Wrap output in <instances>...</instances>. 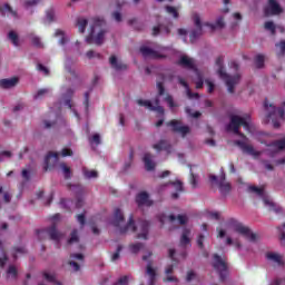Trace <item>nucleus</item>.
<instances>
[{
  "mask_svg": "<svg viewBox=\"0 0 285 285\" xmlns=\"http://www.w3.org/2000/svg\"><path fill=\"white\" fill-rule=\"evenodd\" d=\"M190 244V229H184L180 237V246H188Z\"/></svg>",
  "mask_w": 285,
  "mask_h": 285,
  "instance_id": "29",
  "label": "nucleus"
},
{
  "mask_svg": "<svg viewBox=\"0 0 285 285\" xmlns=\"http://www.w3.org/2000/svg\"><path fill=\"white\" fill-rule=\"evenodd\" d=\"M265 259H267L268 264L272 266H284V256L276 252H267L265 254Z\"/></svg>",
  "mask_w": 285,
  "mask_h": 285,
  "instance_id": "10",
  "label": "nucleus"
},
{
  "mask_svg": "<svg viewBox=\"0 0 285 285\" xmlns=\"http://www.w3.org/2000/svg\"><path fill=\"white\" fill-rule=\"evenodd\" d=\"M109 63H110L111 68H114L115 70H126V68H128V66H126L121 61H118L117 57H115V56H111L109 58Z\"/></svg>",
  "mask_w": 285,
  "mask_h": 285,
  "instance_id": "22",
  "label": "nucleus"
},
{
  "mask_svg": "<svg viewBox=\"0 0 285 285\" xmlns=\"http://www.w3.org/2000/svg\"><path fill=\"white\" fill-rule=\"evenodd\" d=\"M240 126L244 127V129L247 132H253V124L250 122V116L249 115H243V116H232L230 122L227 126V130L229 132H235V135H239L243 137L242 140H236L235 144L238 146L243 153H246V155H250L252 157H259L262 155V151H257L253 145H248V139L244 134H239Z\"/></svg>",
  "mask_w": 285,
  "mask_h": 285,
  "instance_id": "1",
  "label": "nucleus"
},
{
  "mask_svg": "<svg viewBox=\"0 0 285 285\" xmlns=\"http://www.w3.org/2000/svg\"><path fill=\"white\" fill-rule=\"evenodd\" d=\"M227 227H229L234 233H237L238 235H242L245 237V239H248L249 242H257V235L254 234L250 228L244 226V224L235 220L229 219L227 223Z\"/></svg>",
  "mask_w": 285,
  "mask_h": 285,
  "instance_id": "5",
  "label": "nucleus"
},
{
  "mask_svg": "<svg viewBox=\"0 0 285 285\" xmlns=\"http://www.w3.org/2000/svg\"><path fill=\"white\" fill-rule=\"evenodd\" d=\"M265 14L266 17H269V14H282V7L277 0H268V4L265 8Z\"/></svg>",
  "mask_w": 285,
  "mask_h": 285,
  "instance_id": "14",
  "label": "nucleus"
},
{
  "mask_svg": "<svg viewBox=\"0 0 285 285\" xmlns=\"http://www.w3.org/2000/svg\"><path fill=\"white\" fill-rule=\"evenodd\" d=\"M213 267L219 274L222 282L226 279V275H228V263L222 256L215 254L213 261Z\"/></svg>",
  "mask_w": 285,
  "mask_h": 285,
  "instance_id": "6",
  "label": "nucleus"
},
{
  "mask_svg": "<svg viewBox=\"0 0 285 285\" xmlns=\"http://www.w3.org/2000/svg\"><path fill=\"white\" fill-rule=\"evenodd\" d=\"M47 166H52L59 161V154L49 153L45 159Z\"/></svg>",
  "mask_w": 285,
  "mask_h": 285,
  "instance_id": "30",
  "label": "nucleus"
},
{
  "mask_svg": "<svg viewBox=\"0 0 285 285\" xmlns=\"http://www.w3.org/2000/svg\"><path fill=\"white\" fill-rule=\"evenodd\" d=\"M86 26H88V19L79 18L77 20V28H78L79 32H81V33L86 32Z\"/></svg>",
  "mask_w": 285,
  "mask_h": 285,
  "instance_id": "32",
  "label": "nucleus"
},
{
  "mask_svg": "<svg viewBox=\"0 0 285 285\" xmlns=\"http://www.w3.org/2000/svg\"><path fill=\"white\" fill-rule=\"evenodd\" d=\"M47 234L53 242H61V239H63V234L57 230V227L55 226H51L49 229H47Z\"/></svg>",
  "mask_w": 285,
  "mask_h": 285,
  "instance_id": "19",
  "label": "nucleus"
},
{
  "mask_svg": "<svg viewBox=\"0 0 285 285\" xmlns=\"http://www.w3.org/2000/svg\"><path fill=\"white\" fill-rule=\"evenodd\" d=\"M154 150H168V148H170V145L168 144V141L166 140H160L158 144L153 146Z\"/></svg>",
  "mask_w": 285,
  "mask_h": 285,
  "instance_id": "31",
  "label": "nucleus"
},
{
  "mask_svg": "<svg viewBox=\"0 0 285 285\" xmlns=\"http://www.w3.org/2000/svg\"><path fill=\"white\" fill-rule=\"evenodd\" d=\"M77 222H79V224L83 226V224H86V216L83 214H79L77 216Z\"/></svg>",
  "mask_w": 285,
  "mask_h": 285,
  "instance_id": "60",
  "label": "nucleus"
},
{
  "mask_svg": "<svg viewBox=\"0 0 285 285\" xmlns=\"http://www.w3.org/2000/svg\"><path fill=\"white\" fill-rule=\"evenodd\" d=\"M89 142L99 146V144H101V136L99 134H95L91 138H89Z\"/></svg>",
  "mask_w": 285,
  "mask_h": 285,
  "instance_id": "48",
  "label": "nucleus"
},
{
  "mask_svg": "<svg viewBox=\"0 0 285 285\" xmlns=\"http://www.w3.org/2000/svg\"><path fill=\"white\" fill-rule=\"evenodd\" d=\"M209 219H219V213L217 212H210L208 214Z\"/></svg>",
  "mask_w": 285,
  "mask_h": 285,
  "instance_id": "64",
  "label": "nucleus"
},
{
  "mask_svg": "<svg viewBox=\"0 0 285 285\" xmlns=\"http://www.w3.org/2000/svg\"><path fill=\"white\" fill-rule=\"evenodd\" d=\"M165 101L168 104L169 108H175V101L173 100V96H166Z\"/></svg>",
  "mask_w": 285,
  "mask_h": 285,
  "instance_id": "56",
  "label": "nucleus"
},
{
  "mask_svg": "<svg viewBox=\"0 0 285 285\" xmlns=\"http://www.w3.org/2000/svg\"><path fill=\"white\" fill-rule=\"evenodd\" d=\"M145 275L149 282V285L155 284V279H157V268L153 267V263L147 264Z\"/></svg>",
  "mask_w": 285,
  "mask_h": 285,
  "instance_id": "16",
  "label": "nucleus"
},
{
  "mask_svg": "<svg viewBox=\"0 0 285 285\" xmlns=\"http://www.w3.org/2000/svg\"><path fill=\"white\" fill-rule=\"evenodd\" d=\"M265 30H267L268 32H271V35H275V22L274 21H267L265 22L264 26Z\"/></svg>",
  "mask_w": 285,
  "mask_h": 285,
  "instance_id": "43",
  "label": "nucleus"
},
{
  "mask_svg": "<svg viewBox=\"0 0 285 285\" xmlns=\"http://www.w3.org/2000/svg\"><path fill=\"white\" fill-rule=\"evenodd\" d=\"M249 190L252 193H255L256 195H258L259 197H264V189L259 188V187H255V186H250Z\"/></svg>",
  "mask_w": 285,
  "mask_h": 285,
  "instance_id": "50",
  "label": "nucleus"
},
{
  "mask_svg": "<svg viewBox=\"0 0 285 285\" xmlns=\"http://www.w3.org/2000/svg\"><path fill=\"white\" fill-rule=\"evenodd\" d=\"M112 224L120 228V233H128V230H131V233H136L137 239H148V228L150 224L146 220H140L135 225L132 218H130L128 224L124 227V214L121 210L116 209Z\"/></svg>",
  "mask_w": 285,
  "mask_h": 285,
  "instance_id": "2",
  "label": "nucleus"
},
{
  "mask_svg": "<svg viewBox=\"0 0 285 285\" xmlns=\"http://www.w3.org/2000/svg\"><path fill=\"white\" fill-rule=\"evenodd\" d=\"M8 39L13 43L14 46H19V35L14 31H10L8 33Z\"/></svg>",
  "mask_w": 285,
  "mask_h": 285,
  "instance_id": "37",
  "label": "nucleus"
},
{
  "mask_svg": "<svg viewBox=\"0 0 285 285\" xmlns=\"http://www.w3.org/2000/svg\"><path fill=\"white\" fill-rule=\"evenodd\" d=\"M272 148H274L275 150H284L285 148V138L275 142Z\"/></svg>",
  "mask_w": 285,
  "mask_h": 285,
  "instance_id": "47",
  "label": "nucleus"
},
{
  "mask_svg": "<svg viewBox=\"0 0 285 285\" xmlns=\"http://www.w3.org/2000/svg\"><path fill=\"white\" fill-rule=\"evenodd\" d=\"M87 59H99L101 55L97 53V51L90 50L86 52Z\"/></svg>",
  "mask_w": 285,
  "mask_h": 285,
  "instance_id": "51",
  "label": "nucleus"
},
{
  "mask_svg": "<svg viewBox=\"0 0 285 285\" xmlns=\"http://www.w3.org/2000/svg\"><path fill=\"white\" fill-rule=\"evenodd\" d=\"M178 66H181V68H186L187 70H193L194 73L199 72L197 69V63L195 62V59L184 55L178 60Z\"/></svg>",
  "mask_w": 285,
  "mask_h": 285,
  "instance_id": "9",
  "label": "nucleus"
},
{
  "mask_svg": "<svg viewBox=\"0 0 285 285\" xmlns=\"http://www.w3.org/2000/svg\"><path fill=\"white\" fill-rule=\"evenodd\" d=\"M136 202L138 206H153V200H150L148 194H146L145 191L138 194V196L136 197Z\"/></svg>",
  "mask_w": 285,
  "mask_h": 285,
  "instance_id": "17",
  "label": "nucleus"
},
{
  "mask_svg": "<svg viewBox=\"0 0 285 285\" xmlns=\"http://www.w3.org/2000/svg\"><path fill=\"white\" fill-rule=\"evenodd\" d=\"M198 183H199V176L191 173L190 184H191L193 188H197Z\"/></svg>",
  "mask_w": 285,
  "mask_h": 285,
  "instance_id": "52",
  "label": "nucleus"
},
{
  "mask_svg": "<svg viewBox=\"0 0 285 285\" xmlns=\"http://www.w3.org/2000/svg\"><path fill=\"white\" fill-rule=\"evenodd\" d=\"M166 12H168V14H171L174 19H179V12L177 11V8L167 6Z\"/></svg>",
  "mask_w": 285,
  "mask_h": 285,
  "instance_id": "42",
  "label": "nucleus"
},
{
  "mask_svg": "<svg viewBox=\"0 0 285 285\" xmlns=\"http://www.w3.org/2000/svg\"><path fill=\"white\" fill-rule=\"evenodd\" d=\"M129 248H130L131 253L137 254V253H139V250H141V248H144V244H141V243L131 244L129 246Z\"/></svg>",
  "mask_w": 285,
  "mask_h": 285,
  "instance_id": "46",
  "label": "nucleus"
},
{
  "mask_svg": "<svg viewBox=\"0 0 285 285\" xmlns=\"http://www.w3.org/2000/svg\"><path fill=\"white\" fill-rule=\"evenodd\" d=\"M112 18L115 19V21H117L118 23L121 22V13L119 11H115L112 13Z\"/></svg>",
  "mask_w": 285,
  "mask_h": 285,
  "instance_id": "61",
  "label": "nucleus"
},
{
  "mask_svg": "<svg viewBox=\"0 0 285 285\" xmlns=\"http://www.w3.org/2000/svg\"><path fill=\"white\" fill-rule=\"evenodd\" d=\"M218 188L222 193V195H228L233 187L230 186V183L226 181V176H223L218 183Z\"/></svg>",
  "mask_w": 285,
  "mask_h": 285,
  "instance_id": "18",
  "label": "nucleus"
},
{
  "mask_svg": "<svg viewBox=\"0 0 285 285\" xmlns=\"http://www.w3.org/2000/svg\"><path fill=\"white\" fill-rule=\"evenodd\" d=\"M26 253V248L23 247H16L14 248V253H13V257H18V255H23Z\"/></svg>",
  "mask_w": 285,
  "mask_h": 285,
  "instance_id": "54",
  "label": "nucleus"
},
{
  "mask_svg": "<svg viewBox=\"0 0 285 285\" xmlns=\"http://www.w3.org/2000/svg\"><path fill=\"white\" fill-rule=\"evenodd\" d=\"M216 68L217 73L219 75L220 79H224L228 92H235V87L239 83V75L236 76H228L226 71H224V58L219 57L216 59Z\"/></svg>",
  "mask_w": 285,
  "mask_h": 285,
  "instance_id": "4",
  "label": "nucleus"
},
{
  "mask_svg": "<svg viewBox=\"0 0 285 285\" xmlns=\"http://www.w3.org/2000/svg\"><path fill=\"white\" fill-rule=\"evenodd\" d=\"M46 21L48 23H52V21H55V11L53 10L47 11Z\"/></svg>",
  "mask_w": 285,
  "mask_h": 285,
  "instance_id": "53",
  "label": "nucleus"
},
{
  "mask_svg": "<svg viewBox=\"0 0 285 285\" xmlns=\"http://www.w3.org/2000/svg\"><path fill=\"white\" fill-rule=\"evenodd\" d=\"M0 195L3 197V202L6 204H10V200L12 199V195L10 191H3V187H0Z\"/></svg>",
  "mask_w": 285,
  "mask_h": 285,
  "instance_id": "41",
  "label": "nucleus"
},
{
  "mask_svg": "<svg viewBox=\"0 0 285 285\" xmlns=\"http://www.w3.org/2000/svg\"><path fill=\"white\" fill-rule=\"evenodd\" d=\"M193 21L196 26V30L191 31L190 33V41H195L197 39V37H202L203 31H202V16H199L198 13H194L193 14Z\"/></svg>",
  "mask_w": 285,
  "mask_h": 285,
  "instance_id": "12",
  "label": "nucleus"
},
{
  "mask_svg": "<svg viewBox=\"0 0 285 285\" xmlns=\"http://www.w3.org/2000/svg\"><path fill=\"white\" fill-rule=\"evenodd\" d=\"M60 169L65 175V179H70V175H71L70 167H68L66 164L61 163Z\"/></svg>",
  "mask_w": 285,
  "mask_h": 285,
  "instance_id": "40",
  "label": "nucleus"
},
{
  "mask_svg": "<svg viewBox=\"0 0 285 285\" xmlns=\"http://www.w3.org/2000/svg\"><path fill=\"white\" fill-rule=\"evenodd\" d=\"M39 3V0H29L24 2V8H32Z\"/></svg>",
  "mask_w": 285,
  "mask_h": 285,
  "instance_id": "55",
  "label": "nucleus"
},
{
  "mask_svg": "<svg viewBox=\"0 0 285 285\" xmlns=\"http://www.w3.org/2000/svg\"><path fill=\"white\" fill-rule=\"evenodd\" d=\"M77 242H79V235L77 234V229H75L72 233H71V236L68 240V244H77Z\"/></svg>",
  "mask_w": 285,
  "mask_h": 285,
  "instance_id": "49",
  "label": "nucleus"
},
{
  "mask_svg": "<svg viewBox=\"0 0 285 285\" xmlns=\"http://www.w3.org/2000/svg\"><path fill=\"white\" fill-rule=\"evenodd\" d=\"M82 173L86 179H97L99 177V174L97 173V170H89L83 168Z\"/></svg>",
  "mask_w": 285,
  "mask_h": 285,
  "instance_id": "33",
  "label": "nucleus"
},
{
  "mask_svg": "<svg viewBox=\"0 0 285 285\" xmlns=\"http://www.w3.org/2000/svg\"><path fill=\"white\" fill-rule=\"evenodd\" d=\"M8 279H17V267L11 265L7 271Z\"/></svg>",
  "mask_w": 285,
  "mask_h": 285,
  "instance_id": "35",
  "label": "nucleus"
},
{
  "mask_svg": "<svg viewBox=\"0 0 285 285\" xmlns=\"http://www.w3.org/2000/svg\"><path fill=\"white\" fill-rule=\"evenodd\" d=\"M106 20L101 18H92L90 20V33L86 38L87 43H95L96 46H101L106 37Z\"/></svg>",
  "mask_w": 285,
  "mask_h": 285,
  "instance_id": "3",
  "label": "nucleus"
},
{
  "mask_svg": "<svg viewBox=\"0 0 285 285\" xmlns=\"http://www.w3.org/2000/svg\"><path fill=\"white\" fill-rule=\"evenodd\" d=\"M266 61V57L263 55H258L255 58V66L256 68H264V62Z\"/></svg>",
  "mask_w": 285,
  "mask_h": 285,
  "instance_id": "39",
  "label": "nucleus"
},
{
  "mask_svg": "<svg viewBox=\"0 0 285 285\" xmlns=\"http://www.w3.org/2000/svg\"><path fill=\"white\" fill-rule=\"evenodd\" d=\"M19 83V78H9V79H1L0 80V88L8 90L10 88H14Z\"/></svg>",
  "mask_w": 285,
  "mask_h": 285,
  "instance_id": "20",
  "label": "nucleus"
},
{
  "mask_svg": "<svg viewBox=\"0 0 285 285\" xmlns=\"http://www.w3.org/2000/svg\"><path fill=\"white\" fill-rule=\"evenodd\" d=\"M168 186H171V188H174V190H176V193H184V183H181V180H179V179L160 185L158 187V193H163V190L168 188Z\"/></svg>",
  "mask_w": 285,
  "mask_h": 285,
  "instance_id": "15",
  "label": "nucleus"
},
{
  "mask_svg": "<svg viewBox=\"0 0 285 285\" xmlns=\"http://www.w3.org/2000/svg\"><path fill=\"white\" fill-rule=\"evenodd\" d=\"M6 12L11 14L12 17H17V11L12 10V8L8 4L0 7V14H2V17L6 16Z\"/></svg>",
  "mask_w": 285,
  "mask_h": 285,
  "instance_id": "34",
  "label": "nucleus"
},
{
  "mask_svg": "<svg viewBox=\"0 0 285 285\" xmlns=\"http://www.w3.org/2000/svg\"><path fill=\"white\" fill-rule=\"evenodd\" d=\"M263 202H264V205H265L269 210H272V212H274V213H282V207L275 205V204L273 203V200H271V199H268V198H264Z\"/></svg>",
  "mask_w": 285,
  "mask_h": 285,
  "instance_id": "26",
  "label": "nucleus"
},
{
  "mask_svg": "<svg viewBox=\"0 0 285 285\" xmlns=\"http://www.w3.org/2000/svg\"><path fill=\"white\" fill-rule=\"evenodd\" d=\"M119 253H121V247H118L117 252L111 256L112 262H117V259H119Z\"/></svg>",
  "mask_w": 285,
  "mask_h": 285,
  "instance_id": "63",
  "label": "nucleus"
},
{
  "mask_svg": "<svg viewBox=\"0 0 285 285\" xmlns=\"http://www.w3.org/2000/svg\"><path fill=\"white\" fill-rule=\"evenodd\" d=\"M160 222L163 224H180V226H184V224H187L188 222V217L184 216V215H178L177 217H175L174 215L170 216H161L160 217Z\"/></svg>",
  "mask_w": 285,
  "mask_h": 285,
  "instance_id": "11",
  "label": "nucleus"
},
{
  "mask_svg": "<svg viewBox=\"0 0 285 285\" xmlns=\"http://www.w3.org/2000/svg\"><path fill=\"white\" fill-rule=\"evenodd\" d=\"M179 83L186 88V95L188 99H199V94H193L190 88H188V83L184 79L179 78Z\"/></svg>",
  "mask_w": 285,
  "mask_h": 285,
  "instance_id": "25",
  "label": "nucleus"
},
{
  "mask_svg": "<svg viewBox=\"0 0 285 285\" xmlns=\"http://www.w3.org/2000/svg\"><path fill=\"white\" fill-rule=\"evenodd\" d=\"M30 39H31V43L36 46V48H43V42H41V38L35 35H31Z\"/></svg>",
  "mask_w": 285,
  "mask_h": 285,
  "instance_id": "38",
  "label": "nucleus"
},
{
  "mask_svg": "<svg viewBox=\"0 0 285 285\" xmlns=\"http://www.w3.org/2000/svg\"><path fill=\"white\" fill-rule=\"evenodd\" d=\"M144 164H145L146 170H155V167L157 166V164L153 161V155L150 154H145Z\"/></svg>",
  "mask_w": 285,
  "mask_h": 285,
  "instance_id": "23",
  "label": "nucleus"
},
{
  "mask_svg": "<svg viewBox=\"0 0 285 285\" xmlns=\"http://www.w3.org/2000/svg\"><path fill=\"white\" fill-rule=\"evenodd\" d=\"M72 155V150L68 149V148H65L62 149L61 151V156L62 157H70Z\"/></svg>",
  "mask_w": 285,
  "mask_h": 285,
  "instance_id": "62",
  "label": "nucleus"
},
{
  "mask_svg": "<svg viewBox=\"0 0 285 285\" xmlns=\"http://www.w3.org/2000/svg\"><path fill=\"white\" fill-rule=\"evenodd\" d=\"M38 70H39L40 72H43V75H46V76L50 75V70L47 69V67L43 66V65H41V63L38 65Z\"/></svg>",
  "mask_w": 285,
  "mask_h": 285,
  "instance_id": "57",
  "label": "nucleus"
},
{
  "mask_svg": "<svg viewBox=\"0 0 285 285\" xmlns=\"http://www.w3.org/2000/svg\"><path fill=\"white\" fill-rule=\"evenodd\" d=\"M153 35L154 37H157V35H170V29L166 26L154 27Z\"/></svg>",
  "mask_w": 285,
  "mask_h": 285,
  "instance_id": "28",
  "label": "nucleus"
},
{
  "mask_svg": "<svg viewBox=\"0 0 285 285\" xmlns=\"http://www.w3.org/2000/svg\"><path fill=\"white\" fill-rule=\"evenodd\" d=\"M276 48H277L278 57H282L285 53V40H283L279 43H277Z\"/></svg>",
  "mask_w": 285,
  "mask_h": 285,
  "instance_id": "45",
  "label": "nucleus"
},
{
  "mask_svg": "<svg viewBox=\"0 0 285 285\" xmlns=\"http://www.w3.org/2000/svg\"><path fill=\"white\" fill-rule=\"evenodd\" d=\"M196 277H197V274H196L195 272H193V271H189V272L187 273L186 279H187L188 282H193V279H196Z\"/></svg>",
  "mask_w": 285,
  "mask_h": 285,
  "instance_id": "59",
  "label": "nucleus"
},
{
  "mask_svg": "<svg viewBox=\"0 0 285 285\" xmlns=\"http://www.w3.org/2000/svg\"><path fill=\"white\" fill-rule=\"evenodd\" d=\"M225 244L227 246H235V248L240 249L242 248V239L239 237H227Z\"/></svg>",
  "mask_w": 285,
  "mask_h": 285,
  "instance_id": "27",
  "label": "nucleus"
},
{
  "mask_svg": "<svg viewBox=\"0 0 285 285\" xmlns=\"http://www.w3.org/2000/svg\"><path fill=\"white\" fill-rule=\"evenodd\" d=\"M204 26H208V28H210L212 31H215V30H222V28H224L226 23L224 22V18L219 17L217 18L215 23L205 22Z\"/></svg>",
  "mask_w": 285,
  "mask_h": 285,
  "instance_id": "21",
  "label": "nucleus"
},
{
  "mask_svg": "<svg viewBox=\"0 0 285 285\" xmlns=\"http://www.w3.org/2000/svg\"><path fill=\"white\" fill-rule=\"evenodd\" d=\"M49 92H50V89H40L33 96V99H41L42 97H46V95H49Z\"/></svg>",
  "mask_w": 285,
  "mask_h": 285,
  "instance_id": "44",
  "label": "nucleus"
},
{
  "mask_svg": "<svg viewBox=\"0 0 285 285\" xmlns=\"http://www.w3.org/2000/svg\"><path fill=\"white\" fill-rule=\"evenodd\" d=\"M137 104L138 106L148 108V110H155L156 112H159V115H164V107L159 106V98H156L155 105L149 100H137Z\"/></svg>",
  "mask_w": 285,
  "mask_h": 285,
  "instance_id": "13",
  "label": "nucleus"
},
{
  "mask_svg": "<svg viewBox=\"0 0 285 285\" xmlns=\"http://www.w3.org/2000/svg\"><path fill=\"white\" fill-rule=\"evenodd\" d=\"M167 125L171 126L174 132H178V135H181V137H186V135H190V127L181 124V121L179 120H171Z\"/></svg>",
  "mask_w": 285,
  "mask_h": 285,
  "instance_id": "8",
  "label": "nucleus"
},
{
  "mask_svg": "<svg viewBox=\"0 0 285 285\" xmlns=\"http://www.w3.org/2000/svg\"><path fill=\"white\" fill-rule=\"evenodd\" d=\"M170 49L168 48H160L159 50H153L148 47H141L140 52L142 57L149 58V59H164L168 55Z\"/></svg>",
  "mask_w": 285,
  "mask_h": 285,
  "instance_id": "7",
  "label": "nucleus"
},
{
  "mask_svg": "<svg viewBox=\"0 0 285 285\" xmlns=\"http://www.w3.org/2000/svg\"><path fill=\"white\" fill-rule=\"evenodd\" d=\"M55 37H57L59 39L60 46H66V43H68V41H70V38L68 37V35H66V32H63L59 29L56 30Z\"/></svg>",
  "mask_w": 285,
  "mask_h": 285,
  "instance_id": "24",
  "label": "nucleus"
},
{
  "mask_svg": "<svg viewBox=\"0 0 285 285\" xmlns=\"http://www.w3.org/2000/svg\"><path fill=\"white\" fill-rule=\"evenodd\" d=\"M194 75H196L195 83L196 88H203L204 87V76H202V72L196 71Z\"/></svg>",
  "mask_w": 285,
  "mask_h": 285,
  "instance_id": "36",
  "label": "nucleus"
},
{
  "mask_svg": "<svg viewBox=\"0 0 285 285\" xmlns=\"http://www.w3.org/2000/svg\"><path fill=\"white\" fill-rule=\"evenodd\" d=\"M205 83L208 86V92H213L215 90V83L210 79L205 80Z\"/></svg>",
  "mask_w": 285,
  "mask_h": 285,
  "instance_id": "58",
  "label": "nucleus"
}]
</instances>
